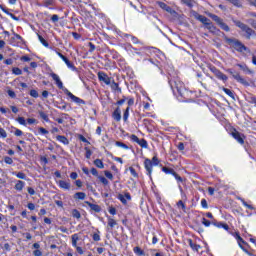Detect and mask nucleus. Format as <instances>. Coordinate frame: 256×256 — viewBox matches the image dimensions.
Instances as JSON below:
<instances>
[{
  "mask_svg": "<svg viewBox=\"0 0 256 256\" xmlns=\"http://www.w3.org/2000/svg\"><path fill=\"white\" fill-rule=\"evenodd\" d=\"M49 75L50 77H52L53 81H55V84L57 85L58 89H62L65 95H67V97H69L71 101H73V103H77V105H85V101L83 99L75 96L73 93H71V91H69L67 88H65V86H63V82L61 81L59 75H57L54 72H51Z\"/></svg>",
  "mask_w": 256,
  "mask_h": 256,
  "instance_id": "nucleus-1",
  "label": "nucleus"
},
{
  "mask_svg": "<svg viewBox=\"0 0 256 256\" xmlns=\"http://www.w3.org/2000/svg\"><path fill=\"white\" fill-rule=\"evenodd\" d=\"M226 43L238 53H250V50L243 42L236 38H225Z\"/></svg>",
  "mask_w": 256,
  "mask_h": 256,
  "instance_id": "nucleus-2",
  "label": "nucleus"
},
{
  "mask_svg": "<svg viewBox=\"0 0 256 256\" xmlns=\"http://www.w3.org/2000/svg\"><path fill=\"white\" fill-rule=\"evenodd\" d=\"M169 85L174 95H180V97H183L185 93V84H183L182 81H180L179 79H173L169 81Z\"/></svg>",
  "mask_w": 256,
  "mask_h": 256,
  "instance_id": "nucleus-3",
  "label": "nucleus"
},
{
  "mask_svg": "<svg viewBox=\"0 0 256 256\" xmlns=\"http://www.w3.org/2000/svg\"><path fill=\"white\" fill-rule=\"evenodd\" d=\"M232 22L234 23V25H236V27L241 29V31L246 33V39H251V36L255 35V30H253L247 24H245V23H243V22H241L239 20H236V19H232Z\"/></svg>",
  "mask_w": 256,
  "mask_h": 256,
  "instance_id": "nucleus-4",
  "label": "nucleus"
},
{
  "mask_svg": "<svg viewBox=\"0 0 256 256\" xmlns=\"http://www.w3.org/2000/svg\"><path fill=\"white\" fill-rule=\"evenodd\" d=\"M206 15H208V17H210V19L214 20L215 23H217V25H219V27L223 31H226L227 33H229V31H231V28H229V25L225 24V22H223V19H221V17H219L211 12L206 13Z\"/></svg>",
  "mask_w": 256,
  "mask_h": 256,
  "instance_id": "nucleus-5",
  "label": "nucleus"
},
{
  "mask_svg": "<svg viewBox=\"0 0 256 256\" xmlns=\"http://www.w3.org/2000/svg\"><path fill=\"white\" fill-rule=\"evenodd\" d=\"M190 15L192 17H194V19H197V21H200V23H203V25H205V27L211 23V20H209L207 17L199 14L195 10L190 11Z\"/></svg>",
  "mask_w": 256,
  "mask_h": 256,
  "instance_id": "nucleus-6",
  "label": "nucleus"
},
{
  "mask_svg": "<svg viewBox=\"0 0 256 256\" xmlns=\"http://www.w3.org/2000/svg\"><path fill=\"white\" fill-rule=\"evenodd\" d=\"M210 71H211V73H213V74L215 75V77H217V79H219L220 81H223L224 83L227 81V79H228L227 75H225L223 72H221V70L217 69V67L211 66V67H210Z\"/></svg>",
  "mask_w": 256,
  "mask_h": 256,
  "instance_id": "nucleus-7",
  "label": "nucleus"
},
{
  "mask_svg": "<svg viewBox=\"0 0 256 256\" xmlns=\"http://www.w3.org/2000/svg\"><path fill=\"white\" fill-rule=\"evenodd\" d=\"M227 72L230 73V75H232V77L238 83H241V85H245L246 87H249V82H247V80H245L243 77H241V75H239V73L233 72V70H231V69H228Z\"/></svg>",
  "mask_w": 256,
  "mask_h": 256,
  "instance_id": "nucleus-8",
  "label": "nucleus"
},
{
  "mask_svg": "<svg viewBox=\"0 0 256 256\" xmlns=\"http://www.w3.org/2000/svg\"><path fill=\"white\" fill-rule=\"evenodd\" d=\"M97 76H98V81L105 83V85H111V81L113 80V78L109 77L107 73L100 71L97 73Z\"/></svg>",
  "mask_w": 256,
  "mask_h": 256,
  "instance_id": "nucleus-9",
  "label": "nucleus"
},
{
  "mask_svg": "<svg viewBox=\"0 0 256 256\" xmlns=\"http://www.w3.org/2000/svg\"><path fill=\"white\" fill-rule=\"evenodd\" d=\"M131 141H134V143H137L142 149H147L149 147V144L147 143V140L145 139H139L137 135L132 134L130 136Z\"/></svg>",
  "mask_w": 256,
  "mask_h": 256,
  "instance_id": "nucleus-10",
  "label": "nucleus"
},
{
  "mask_svg": "<svg viewBox=\"0 0 256 256\" xmlns=\"http://www.w3.org/2000/svg\"><path fill=\"white\" fill-rule=\"evenodd\" d=\"M231 135L233 139H235L238 143H240V145H243L245 143V136L241 134L239 131H237L236 129H234L231 132Z\"/></svg>",
  "mask_w": 256,
  "mask_h": 256,
  "instance_id": "nucleus-11",
  "label": "nucleus"
},
{
  "mask_svg": "<svg viewBox=\"0 0 256 256\" xmlns=\"http://www.w3.org/2000/svg\"><path fill=\"white\" fill-rule=\"evenodd\" d=\"M156 3L158 7H160V9H162L163 11H166V13H169L170 15H175V10H173V8H171L169 5L165 4V2L158 1Z\"/></svg>",
  "mask_w": 256,
  "mask_h": 256,
  "instance_id": "nucleus-12",
  "label": "nucleus"
},
{
  "mask_svg": "<svg viewBox=\"0 0 256 256\" xmlns=\"http://www.w3.org/2000/svg\"><path fill=\"white\" fill-rule=\"evenodd\" d=\"M117 199L121 201L123 205H127V201H131V194L128 192L125 194H118Z\"/></svg>",
  "mask_w": 256,
  "mask_h": 256,
  "instance_id": "nucleus-13",
  "label": "nucleus"
},
{
  "mask_svg": "<svg viewBox=\"0 0 256 256\" xmlns=\"http://www.w3.org/2000/svg\"><path fill=\"white\" fill-rule=\"evenodd\" d=\"M144 167L147 171V175L151 176V173H153V162L150 159H146L144 161Z\"/></svg>",
  "mask_w": 256,
  "mask_h": 256,
  "instance_id": "nucleus-14",
  "label": "nucleus"
},
{
  "mask_svg": "<svg viewBox=\"0 0 256 256\" xmlns=\"http://www.w3.org/2000/svg\"><path fill=\"white\" fill-rule=\"evenodd\" d=\"M57 183H58V187H60V189H64V191H69L71 189L70 182H67L65 180H59Z\"/></svg>",
  "mask_w": 256,
  "mask_h": 256,
  "instance_id": "nucleus-15",
  "label": "nucleus"
},
{
  "mask_svg": "<svg viewBox=\"0 0 256 256\" xmlns=\"http://www.w3.org/2000/svg\"><path fill=\"white\" fill-rule=\"evenodd\" d=\"M212 225H214V227H217L218 229H224L225 231H229V225H227L226 223L217 222V220H213Z\"/></svg>",
  "mask_w": 256,
  "mask_h": 256,
  "instance_id": "nucleus-16",
  "label": "nucleus"
},
{
  "mask_svg": "<svg viewBox=\"0 0 256 256\" xmlns=\"http://www.w3.org/2000/svg\"><path fill=\"white\" fill-rule=\"evenodd\" d=\"M85 203H86V205H88V207H90V209H91L92 211H94L95 213H101V206H99V205H97V204H93V203H91V202H89V201H86Z\"/></svg>",
  "mask_w": 256,
  "mask_h": 256,
  "instance_id": "nucleus-17",
  "label": "nucleus"
},
{
  "mask_svg": "<svg viewBox=\"0 0 256 256\" xmlns=\"http://www.w3.org/2000/svg\"><path fill=\"white\" fill-rule=\"evenodd\" d=\"M112 117L114 119V121H121V108L117 107L114 112L112 113Z\"/></svg>",
  "mask_w": 256,
  "mask_h": 256,
  "instance_id": "nucleus-18",
  "label": "nucleus"
},
{
  "mask_svg": "<svg viewBox=\"0 0 256 256\" xmlns=\"http://www.w3.org/2000/svg\"><path fill=\"white\" fill-rule=\"evenodd\" d=\"M86 197H87V194H85V192H76L74 194V199L76 201H85Z\"/></svg>",
  "mask_w": 256,
  "mask_h": 256,
  "instance_id": "nucleus-19",
  "label": "nucleus"
},
{
  "mask_svg": "<svg viewBox=\"0 0 256 256\" xmlns=\"http://www.w3.org/2000/svg\"><path fill=\"white\" fill-rule=\"evenodd\" d=\"M24 188H25V182L22 180H18L14 186V189L16 191H23Z\"/></svg>",
  "mask_w": 256,
  "mask_h": 256,
  "instance_id": "nucleus-20",
  "label": "nucleus"
},
{
  "mask_svg": "<svg viewBox=\"0 0 256 256\" xmlns=\"http://www.w3.org/2000/svg\"><path fill=\"white\" fill-rule=\"evenodd\" d=\"M112 91H116L117 93H121V87H119V84L115 82V80L112 79L111 83L109 84Z\"/></svg>",
  "mask_w": 256,
  "mask_h": 256,
  "instance_id": "nucleus-21",
  "label": "nucleus"
},
{
  "mask_svg": "<svg viewBox=\"0 0 256 256\" xmlns=\"http://www.w3.org/2000/svg\"><path fill=\"white\" fill-rule=\"evenodd\" d=\"M188 243H189V245H190V247H191V249H192L193 251H197V252H198L199 249H201V245L195 244L192 239H189V240H188Z\"/></svg>",
  "mask_w": 256,
  "mask_h": 256,
  "instance_id": "nucleus-22",
  "label": "nucleus"
},
{
  "mask_svg": "<svg viewBox=\"0 0 256 256\" xmlns=\"http://www.w3.org/2000/svg\"><path fill=\"white\" fill-rule=\"evenodd\" d=\"M237 199H238V201H241L242 205H243L244 207H246L247 209H250L251 211H253V210L255 209V207H253V205H251V204H248V203L245 201V199H243V198H241V197H238Z\"/></svg>",
  "mask_w": 256,
  "mask_h": 256,
  "instance_id": "nucleus-23",
  "label": "nucleus"
},
{
  "mask_svg": "<svg viewBox=\"0 0 256 256\" xmlns=\"http://www.w3.org/2000/svg\"><path fill=\"white\" fill-rule=\"evenodd\" d=\"M56 139L63 145H69V139H67V137H65V136L58 135V136H56Z\"/></svg>",
  "mask_w": 256,
  "mask_h": 256,
  "instance_id": "nucleus-24",
  "label": "nucleus"
},
{
  "mask_svg": "<svg viewBox=\"0 0 256 256\" xmlns=\"http://www.w3.org/2000/svg\"><path fill=\"white\" fill-rule=\"evenodd\" d=\"M133 252L136 256H145V251H143L139 246L134 247Z\"/></svg>",
  "mask_w": 256,
  "mask_h": 256,
  "instance_id": "nucleus-25",
  "label": "nucleus"
},
{
  "mask_svg": "<svg viewBox=\"0 0 256 256\" xmlns=\"http://www.w3.org/2000/svg\"><path fill=\"white\" fill-rule=\"evenodd\" d=\"M63 61H64V63L67 65L68 69H71V71H76V70H77V68L75 67V65L72 64V62L69 61L68 58L64 59Z\"/></svg>",
  "mask_w": 256,
  "mask_h": 256,
  "instance_id": "nucleus-26",
  "label": "nucleus"
},
{
  "mask_svg": "<svg viewBox=\"0 0 256 256\" xmlns=\"http://www.w3.org/2000/svg\"><path fill=\"white\" fill-rule=\"evenodd\" d=\"M94 165L98 167V169H104L105 164H103V161L101 159L94 160Z\"/></svg>",
  "mask_w": 256,
  "mask_h": 256,
  "instance_id": "nucleus-27",
  "label": "nucleus"
},
{
  "mask_svg": "<svg viewBox=\"0 0 256 256\" xmlns=\"http://www.w3.org/2000/svg\"><path fill=\"white\" fill-rule=\"evenodd\" d=\"M72 239V247H77V241H79V234H73L71 236Z\"/></svg>",
  "mask_w": 256,
  "mask_h": 256,
  "instance_id": "nucleus-28",
  "label": "nucleus"
},
{
  "mask_svg": "<svg viewBox=\"0 0 256 256\" xmlns=\"http://www.w3.org/2000/svg\"><path fill=\"white\" fill-rule=\"evenodd\" d=\"M38 113H39V116L41 117V119L46 121V123H49V115H47V113H45L43 111H39Z\"/></svg>",
  "mask_w": 256,
  "mask_h": 256,
  "instance_id": "nucleus-29",
  "label": "nucleus"
},
{
  "mask_svg": "<svg viewBox=\"0 0 256 256\" xmlns=\"http://www.w3.org/2000/svg\"><path fill=\"white\" fill-rule=\"evenodd\" d=\"M163 173H165L166 175H174L175 170L168 168V167H163L162 168Z\"/></svg>",
  "mask_w": 256,
  "mask_h": 256,
  "instance_id": "nucleus-30",
  "label": "nucleus"
},
{
  "mask_svg": "<svg viewBox=\"0 0 256 256\" xmlns=\"http://www.w3.org/2000/svg\"><path fill=\"white\" fill-rule=\"evenodd\" d=\"M206 29H208L210 33H215L217 31V27H215V25H213L211 22L206 26Z\"/></svg>",
  "mask_w": 256,
  "mask_h": 256,
  "instance_id": "nucleus-31",
  "label": "nucleus"
},
{
  "mask_svg": "<svg viewBox=\"0 0 256 256\" xmlns=\"http://www.w3.org/2000/svg\"><path fill=\"white\" fill-rule=\"evenodd\" d=\"M38 39L44 47H49V42L47 40H45V38H43V36L38 34Z\"/></svg>",
  "mask_w": 256,
  "mask_h": 256,
  "instance_id": "nucleus-32",
  "label": "nucleus"
},
{
  "mask_svg": "<svg viewBox=\"0 0 256 256\" xmlns=\"http://www.w3.org/2000/svg\"><path fill=\"white\" fill-rule=\"evenodd\" d=\"M228 97H231V99H235V94H233V91L229 90V88H223L222 89Z\"/></svg>",
  "mask_w": 256,
  "mask_h": 256,
  "instance_id": "nucleus-33",
  "label": "nucleus"
},
{
  "mask_svg": "<svg viewBox=\"0 0 256 256\" xmlns=\"http://www.w3.org/2000/svg\"><path fill=\"white\" fill-rule=\"evenodd\" d=\"M72 217H74V219H81V212L77 209L72 210Z\"/></svg>",
  "mask_w": 256,
  "mask_h": 256,
  "instance_id": "nucleus-34",
  "label": "nucleus"
},
{
  "mask_svg": "<svg viewBox=\"0 0 256 256\" xmlns=\"http://www.w3.org/2000/svg\"><path fill=\"white\" fill-rule=\"evenodd\" d=\"M115 145H116V147H121V149H125V150L129 149V146H127V144H125L123 142L116 141Z\"/></svg>",
  "mask_w": 256,
  "mask_h": 256,
  "instance_id": "nucleus-35",
  "label": "nucleus"
},
{
  "mask_svg": "<svg viewBox=\"0 0 256 256\" xmlns=\"http://www.w3.org/2000/svg\"><path fill=\"white\" fill-rule=\"evenodd\" d=\"M229 3L234 5V7H238V8L243 7V4H241V1H239V0H230Z\"/></svg>",
  "mask_w": 256,
  "mask_h": 256,
  "instance_id": "nucleus-36",
  "label": "nucleus"
},
{
  "mask_svg": "<svg viewBox=\"0 0 256 256\" xmlns=\"http://www.w3.org/2000/svg\"><path fill=\"white\" fill-rule=\"evenodd\" d=\"M92 239H93V241H101V232L97 231V233H94L92 235Z\"/></svg>",
  "mask_w": 256,
  "mask_h": 256,
  "instance_id": "nucleus-37",
  "label": "nucleus"
},
{
  "mask_svg": "<svg viewBox=\"0 0 256 256\" xmlns=\"http://www.w3.org/2000/svg\"><path fill=\"white\" fill-rule=\"evenodd\" d=\"M13 175H16V177L18 178V179H27V175H25V173H23V172H14L13 173Z\"/></svg>",
  "mask_w": 256,
  "mask_h": 256,
  "instance_id": "nucleus-38",
  "label": "nucleus"
},
{
  "mask_svg": "<svg viewBox=\"0 0 256 256\" xmlns=\"http://www.w3.org/2000/svg\"><path fill=\"white\" fill-rule=\"evenodd\" d=\"M237 67H239L242 71H246L248 73L251 72V70H249V67L247 66V64H237Z\"/></svg>",
  "mask_w": 256,
  "mask_h": 256,
  "instance_id": "nucleus-39",
  "label": "nucleus"
},
{
  "mask_svg": "<svg viewBox=\"0 0 256 256\" xmlns=\"http://www.w3.org/2000/svg\"><path fill=\"white\" fill-rule=\"evenodd\" d=\"M16 121L19 123V125H24V127H27V121L24 117H18Z\"/></svg>",
  "mask_w": 256,
  "mask_h": 256,
  "instance_id": "nucleus-40",
  "label": "nucleus"
},
{
  "mask_svg": "<svg viewBox=\"0 0 256 256\" xmlns=\"http://www.w3.org/2000/svg\"><path fill=\"white\" fill-rule=\"evenodd\" d=\"M202 225H204V227H211V225H213V222L207 220V218H202Z\"/></svg>",
  "mask_w": 256,
  "mask_h": 256,
  "instance_id": "nucleus-41",
  "label": "nucleus"
},
{
  "mask_svg": "<svg viewBox=\"0 0 256 256\" xmlns=\"http://www.w3.org/2000/svg\"><path fill=\"white\" fill-rule=\"evenodd\" d=\"M108 225H109V227H111L113 229V227H115V225H117V221H115V219H113V218H108Z\"/></svg>",
  "mask_w": 256,
  "mask_h": 256,
  "instance_id": "nucleus-42",
  "label": "nucleus"
},
{
  "mask_svg": "<svg viewBox=\"0 0 256 256\" xmlns=\"http://www.w3.org/2000/svg\"><path fill=\"white\" fill-rule=\"evenodd\" d=\"M12 73H13L14 75H22V74H23V71H22L20 68H18V67H14V68L12 69Z\"/></svg>",
  "mask_w": 256,
  "mask_h": 256,
  "instance_id": "nucleus-43",
  "label": "nucleus"
},
{
  "mask_svg": "<svg viewBox=\"0 0 256 256\" xmlns=\"http://www.w3.org/2000/svg\"><path fill=\"white\" fill-rule=\"evenodd\" d=\"M4 163H6V165H13V158H11L9 156H5Z\"/></svg>",
  "mask_w": 256,
  "mask_h": 256,
  "instance_id": "nucleus-44",
  "label": "nucleus"
},
{
  "mask_svg": "<svg viewBox=\"0 0 256 256\" xmlns=\"http://www.w3.org/2000/svg\"><path fill=\"white\" fill-rule=\"evenodd\" d=\"M98 179L100 182H102L103 185H109V180H107V178L104 176H98Z\"/></svg>",
  "mask_w": 256,
  "mask_h": 256,
  "instance_id": "nucleus-45",
  "label": "nucleus"
},
{
  "mask_svg": "<svg viewBox=\"0 0 256 256\" xmlns=\"http://www.w3.org/2000/svg\"><path fill=\"white\" fill-rule=\"evenodd\" d=\"M129 107L126 108V110L124 111V114H123V120L125 122H127V120L129 119Z\"/></svg>",
  "mask_w": 256,
  "mask_h": 256,
  "instance_id": "nucleus-46",
  "label": "nucleus"
},
{
  "mask_svg": "<svg viewBox=\"0 0 256 256\" xmlns=\"http://www.w3.org/2000/svg\"><path fill=\"white\" fill-rule=\"evenodd\" d=\"M85 151H86V154H85L86 159H91V155H93V152L91 151V149L85 147Z\"/></svg>",
  "mask_w": 256,
  "mask_h": 256,
  "instance_id": "nucleus-47",
  "label": "nucleus"
},
{
  "mask_svg": "<svg viewBox=\"0 0 256 256\" xmlns=\"http://www.w3.org/2000/svg\"><path fill=\"white\" fill-rule=\"evenodd\" d=\"M0 137L2 139H7V131H5V129L0 127Z\"/></svg>",
  "mask_w": 256,
  "mask_h": 256,
  "instance_id": "nucleus-48",
  "label": "nucleus"
},
{
  "mask_svg": "<svg viewBox=\"0 0 256 256\" xmlns=\"http://www.w3.org/2000/svg\"><path fill=\"white\" fill-rule=\"evenodd\" d=\"M30 96L33 97L34 99H37V97H39V92H37V90H30Z\"/></svg>",
  "mask_w": 256,
  "mask_h": 256,
  "instance_id": "nucleus-49",
  "label": "nucleus"
},
{
  "mask_svg": "<svg viewBox=\"0 0 256 256\" xmlns=\"http://www.w3.org/2000/svg\"><path fill=\"white\" fill-rule=\"evenodd\" d=\"M38 131L40 133V135H49V131H47V129L40 127L38 128Z\"/></svg>",
  "mask_w": 256,
  "mask_h": 256,
  "instance_id": "nucleus-50",
  "label": "nucleus"
},
{
  "mask_svg": "<svg viewBox=\"0 0 256 256\" xmlns=\"http://www.w3.org/2000/svg\"><path fill=\"white\" fill-rule=\"evenodd\" d=\"M184 5H187V7H193V0H181Z\"/></svg>",
  "mask_w": 256,
  "mask_h": 256,
  "instance_id": "nucleus-51",
  "label": "nucleus"
},
{
  "mask_svg": "<svg viewBox=\"0 0 256 256\" xmlns=\"http://www.w3.org/2000/svg\"><path fill=\"white\" fill-rule=\"evenodd\" d=\"M129 171L133 177L135 178L139 177V174H137V171H135V168L129 167Z\"/></svg>",
  "mask_w": 256,
  "mask_h": 256,
  "instance_id": "nucleus-52",
  "label": "nucleus"
},
{
  "mask_svg": "<svg viewBox=\"0 0 256 256\" xmlns=\"http://www.w3.org/2000/svg\"><path fill=\"white\" fill-rule=\"evenodd\" d=\"M201 207L203 209H209V205L207 204V200L206 199H202L201 200Z\"/></svg>",
  "mask_w": 256,
  "mask_h": 256,
  "instance_id": "nucleus-53",
  "label": "nucleus"
},
{
  "mask_svg": "<svg viewBox=\"0 0 256 256\" xmlns=\"http://www.w3.org/2000/svg\"><path fill=\"white\" fill-rule=\"evenodd\" d=\"M104 174H105V177H107V179H110V181H113V174L110 171H105Z\"/></svg>",
  "mask_w": 256,
  "mask_h": 256,
  "instance_id": "nucleus-54",
  "label": "nucleus"
},
{
  "mask_svg": "<svg viewBox=\"0 0 256 256\" xmlns=\"http://www.w3.org/2000/svg\"><path fill=\"white\" fill-rule=\"evenodd\" d=\"M177 207H181V209H182L183 211H185V209H186V206H185V203H183V200H179V201H178Z\"/></svg>",
  "mask_w": 256,
  "mask_h": 256,
  "instance_id": "nucleus-55",
  "label": "nucleus"
},
{
  "mask_svg": "<svg viewBox=\"0 0 256 256\" xmlns=\"http://www.w3.org/2000/svg\"><path fill=\"white\" fill-rule=\"evenodd\" d=\"M7 94L9 95V97H11V99H15V97H17V94H15V91L13 90H8Z\"/></svg>",
  "mask_w": 256,
  "mask_h": 256,
  "instance_id": "nucleus-56",
  "label": "nucleus"
},
{
  "mask_svg": "<svg viewBox=\"0 0 256 256\" xmlns=\"http://www.w3.org/2000/svg\"><path fill=\"white\" fill-rule=\"evenodd\" d=\"M130 51L133 55H141V52L137 51V48H134L133 46H130Z\"/></svg>",
  "mask_w": 256,
  "mask_h": 256,
  "instance_id": "nucleus-57",
  "label": "nucleus"
},
{
  "mask_svg": "<svg viewBox=\"0 0 256 256\" xmlns=\"http://www.w3.org/2000/svg\"><path fill=\"white\" fill-rule=\"evenodd\" d=\"M27 123H28V125H35V123H37V119L28 118Z\"/></svg>",
  "mask_w": 256,
  "mask_h": 256,
  "instance_id": "nucleus-58",
  "label": "nucleus"
},
{
  "mask_svg": "<svg viewBox=\"0 0 256 256\" xmlns=\"http://www.w3.org/2000/svg\"><path fill=\"white\" fill-rule=\"evenodd\" d=\"M27 207L30 211H35V204L33 202H29Z\"/></svg>",
  "mask_w": 256,
  "mask_h": 256,
  "instance_id": "nucleus-59",
  "label": "nucleus"
},
{
  "mask_svg": "<svg viewBox=\"0 0 256 256\" xmlns=\"http://www.w3.org/2000/svg\"><path fill=\"white\" fill-rule=\"evenodd\" d=\"M33 255L34 256H43V252H41V250H39V249L38 250H34L33 251Z\"/></svg>",
  "mask_w": 256,
  "mask_h": 256,
  "instance_id": "nucleus-60",
  "label": "nucleus"
},
{
  "mask_svg": "<svg viewBox=\"0 0 256 256\" xmlns=\"http://www.w3.org/2000/svg\"><path fill=\"white\" fill-rule=\"evenodd\" d=\"M152 165H159V159L156 156L152 158Z\"/></svg>",
  "mask_w": 256,
  "mask_h": 256,
  "instance_id": "nucleus-61",
  "label": "nucleus"
},
{
  "mask_svg": "<svg viewBox=\"0 0 256 256\" xmlns=\"http://www.w3.org/2000/svg\"><path fill=\"white\" fill-rule=\"evenodd\" d=\"M248 23H250L251 27H253L254 29H256V21L253 19L248 20Z\"/></svg>",
  "mask_w": 256,
  "mask_h": 256,
  "instance_id": "nucleus-62",
  "label": "nucleus"
},
{
  "mask_svg": "<svg viewBox=\"0 0 256 256\" xmlns=\"http://www.w3.org/2000/svg\"><path fill=\"white\" fill-rule=\"evenodd\" d=\"M250 103L256 105V96H251L250 97Z\"/></svg>",
  "mask_w": 256,
  "mask_h": 256,
  "instance_id": "nucleus-63",
  "label": "nucleus"
},
{
  "mask_svg": "<svg viewBox=\"0 0 256 256\" xmlns=\"http://www.w3.org/2000/svg\"><path fill=\"white\" fill-rule=\"evenodd\" d=\"M252 63H253V65H256V51L254 52V54L252 56Z\"/></svg>",
  "mask_w": 256,
  "mask_h": 256,
  "instance_id": "nucleus-64",
  "label": "nucleus"
}]
</instances>
